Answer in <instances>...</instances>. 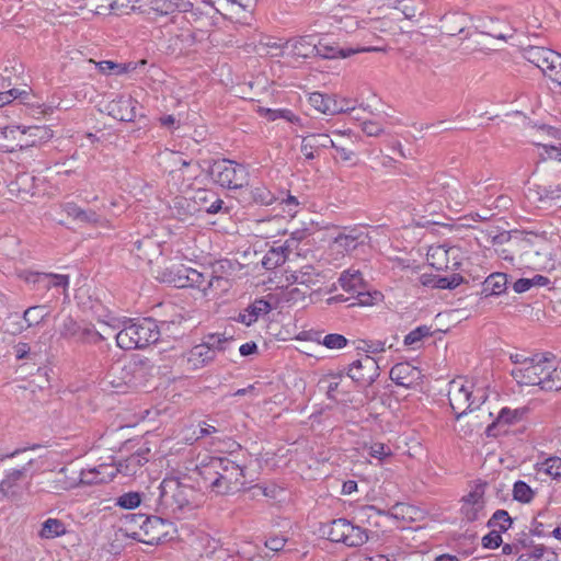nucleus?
Returning <instances> with one entry per match:
<instances>
[{
	"label": "nucleus",
	"instance_id": "obj_1",
	"mask_svg": "<svg viewBox=\"0 0 561 561\" xmlns=\"http://www.w3.org/2000/svg\"><path fill=\"white\" fill-rule=\"evenodd\" d=\"M230 261H219L213 265L211 271H197L185 265H173L162 274V282L178 288L192 287L199 289L204 296H221L232 287Z\"/></svg>",
	"mask_w": 561,
	"mask_h": 561
},
{
	"label": "nucleus",
	"instance_id": "obj_2",
	"mask_svg": "<svg viewBox=\"0 0 561 561\" xmlns=\"http://www.w3.org/2000/svg\"><path fill=\"white\" fill-rule=\"evenodd\" d=\"M244 467L229 457H209L197 466L204 486L215 495L240 491L247 483Z\"/></svg>",
	"mask_w": 561,
	"mask_h": 561
},
{
	"label": "nucleus",
	"instance_id": "obj_3",
	"mask_svg": "<svg viewBox=\"0 0 561 561\" xmlns=\"http://www.w3.org/2000/svg\"><path fill=\"white\" fill-rule=\"evenodd\" d=\"M201 494L180 478L170 477L159 485L158 510L178 518L199 506Z\"/></svg>",
	"mask_w": 561,
	"mask_h": 561
},
{
	"label": "nucleus",
	"instance_id": "obj_4",
	"mask_svg": "<svg viewBox=\"0 0 561 561\" xmlns=\"http://www.w3.org/2000/svg\"><path fill=\"white\" fill-rule=\"evenodd\" d=\"M519 386H537L542 391L561 390V367L545 355L531 356L529 364L517 375L515 380Z\"/></svg>",
	"mask_w": 561,
	"mask_h": 561
},
{
	"label": "nucleus",
	"instance_id": "obj_5",
	"mask_svg": "<svg viewBox=\"0 0 561 561\" xmlns=\"http://www.w3.org/2000/svg\"><path fill=\"white\" fill-rule=\"evenodd\" d=\"M115 339L122 350L145 348L159 341L160 331L157 321L151 318H125Z\"/></svg>",
	"mask_w": 561,
	"mask_h": 561
},
{
	"label": "nucleus",
	"instance_id": "obj_6",
	"mask_svg": "<svg viewBox=\"0 0 561 561\" xmlns=\"http://www.w3.org/2000/svg\"><path fill=\"white\" fill-rule=\"evenodd\" d=\"M341 287L352 295L353 301L350 306H371L380 299L379 291H370L368 284L365 282L362 272L354 266L343 271L339 277Z\"/></svg>",
	"mask_w": 561,
	"mask_h": 561
},
{
	"label": "nucleus",
	"instance_id": "obj_7",
	"mask_svg": "<svg viewBox=\"0 0 561 561\" xmlns=\"http://www.w3.org/2000/svg\"><path fill=\"white\" fill-rule=\"evenodd\" d=\"M209 173L215 183L228 190L241 188L249 181L248 168L228 159L215 161Z\"/></svg>",
	"mask_w": 561,
	"mask_h": 561
},
{
	"label": "nucleus",
	"instance_id": "obj_8",
	"mask_svg": "<svg viewBox=\"0 0 561 561\" xmlns=\"http://www.w3.org/2000/svg\"><path fill=\"white\" fill-rule=\"evenodd\" d=\"M60 337L80 344L98 345L105 336L91 323L78 322L71 317L62 320L59 328Z\"/></svg>",
	"mask_w": 561,
	"mask_h": 561
},
{
	"label": "nucleus",
	"instance_id": "obj_9",
	"mask_svg": "<svg viewBox=\"0 0 561 561\" xmlns=\"http://www.w3.org/2000/svg\"><path fill=\"white\" fill-rule=\"evenodd\" d=\"M174 525L159 516H150L144 530L133 531L130 537L146 545H158L173 538Z\"/></svg>",
	"mask_w": 561,
	"mask_h": 561
},
{
	"label": "nucleus",
	"instance_id": "obj_10",
	"mask_svg": "<svg viewBox=\"0 0 561 561\" xmlns=\"http://www.w3.org/2000/svg\"><path fill=\"white\" fill-rule=\"evenodd\" d=\"M472 398V386H466L457 380H453L449 386L448 400L451 410L455 413L456 420L461 419L476 411L474 401Z\"/></svg>",
	"mask_w": 561,
	"mask_h": 561
},
{
	"label": "nucleus",
	"instance_id": "obj_11",
	"mask_svg": "<svg viewBox=\"0 0 561 561\" xmlns=\"http://www.w3.org/2000/svg\"><path fill=\"white\" fill-rule=\"evenodd\" d=\"M379 369L378 360L369 355H365L350 365L347 375L355 382L368 387L379 377Z\"/></svg>",
	"mask_w": 561,
	"mask_h": 561
},
{
	"label": "nucleus",
	"instance_id": "obj_12",
	"mask_svg": "<svg viewBox=\"0 0 561 561\" xmlns=\"http://www.w3.org/2000/svg\"><path fill=\"white\" fill-rule=\"evenodd\" d=\"M483 495V486L478 485L462 499L460 512L467 522H476L485 515V501Z\"/></svg>",
	"mask_w": 561,
	"mask_h": 561
},
{
	"label": "nucleus",
	"instance_id": "obj_13",
	"mask_svg": "<svg viewBox=\"0 0 561 561\" xmlns=\"http://www.w3.org/2000/svg\"><path fill=\"white\" fill-rule=\"evenodd\" d=\"M309 103L313 108L327 115L345 113L354 108V106H350L348 102L345 100L340 102L335 95L321 92H312L309 96Z\"/></svg>",
	"mask_w": 561,
	"mask_h": 561
},
{
	"label": "nucleus",
	"instance_id": "obj_14",
	"mask_svg": "<svg viewBox=\"0 0 561 561\" xmlns=\"http://www.w3.org/2000/svg\"><path fill=\"white\" fill-rule=\"evenodd\" d=\"M138 101L129 95H119L107 104L108 114L121 122H134Z\"/></svg>",
	"mask_w": 561,
	"mask_h": 561
},
{
	"label": "nucleus",
	"instance_id": "obj_15",
	"mask_svg": "<svg viewBox=\"0 0 561 561\" xmlns=\"http://www.w3.org/2000/svg\"><path fill=\"white\" fill-rule=\"evenodd\" d=\"M149 448H139L128 457L118 460L116 463V469L114 470L115 474L122 473L126 477L135 476L138 470L149 461Z\"/></svg>",
	"mask_w": 561,
	"mask_h": 561
},
{
	"label": "nucleus",
	"instance_id": "obj_16",
	"mask_svg": "<svg viewBox=\"0 0 561 561\" xmlns=\"http://www.w3.org/2000/svg\"><path fill=\"white\" fill-rule=\"evenodd\" d=\"M39 469L41 467L38 466L37 460L30 459L22 468L8 471L5 477L2 479L0 486L2 490H10L27 477H32Z\"/></svg>",
	"mask_w": 561,
	"mask_h": 561
},
{
	"label": "nucleus",
	"instance_id": "obj_17",
	"mask_svg": "<svg viewBox=\"0 0 561 561\" xmlns=\"http://www.w3.org/2000/svg\"><path fill=\"white\" fill-rule=\"evenodd\" d=\"M271 310L272 306L267 300L257 298L239 313L237 321L250 327L255 323L260 317L267 314Z\"/></svg>",
	"mask_w": 561,
	"mask_h": 561
},
{
	"label": "nucleus",
	"instance_id": "obj_18",
	"mask_svg": "<svg viewBox=\"0 0 561 561\" xmlns=\"http://www.w3.org/2000/svg\"><path fill=\"white\" fill-rule=\"evenodd\" d=\"M115 477L114 469L108 465H100L80 472V483L85 485L100 484L111 481Z\"/></svg>",
	"mask_w": 561,
	"mask_h": 561
},
{
	"label": "nucleus",
	"instance_id": "obj_19",
	"mask_svg": "<svg viewBox=\"0 0 561 561\" xmlns=\"http://www.w3.org/2000/svg\"><path fill=\"white\" fill-rule=\"evenodd\" d=\"M215 359L213 351L203 343L193 346L185 356L187 369L197 370Z\"/></svg>",
	"mask_w": 561,
	"mask_h": 561
},
{
	"label": "nucleus",
	"instance_id": "obj_20",
	"mask_svg": "<svg viewBox=\"0 0 561 561\" xmlns=\"http://www.w3.org/2000/svg\"><path fill=\"white\" fill-rule=\"evenodd\" d=\"M284 48L289 49L293 56L310 58L316 56V42L313 36H299L286 41Z\"/></svg>",
	"mask_w": 561,
	"mask_h": 561
},
{
	"label": "nucleus",
	"instance_id": "obj_21",
	"mask_svg": "<svg viewBox=\"0 0 561 561\" xmlns=\"http://www.w3.org/2000/svg\"><path fill=\"white\" fill-rule=\"evenodd\" d=\"M463 282L460 274H453L450 277L424 273L420 276V283L425 287L439 289H455Z\"/></svg>",
	"mask_w": 561,
	"mask_h": 561
},
{
	"label": "nucleus",
	"instance_id": "obj_22",
	"mask_svg": "<svg viewBox=\"0 0 561 561\" xmlns=\"http://www.w3.org/2000/svg\"><path fill=\"white\" fill-rule=\"evenodd\" d=\"M374 48H363V49H352V48H340L335 44H330L320 39L316 43V56H320L324 59H333V58H346L358 51H369Z\"/></svg>",
	"mask_w": 561,
	"mask_h": 561
},
{
	"label": "nucleus",
	"instance_id": "obj_23",
	"mask_svg": "<svg viewBox=\"0 0 561 561\" xmlns=\"http://www.w3.org/2000/svg\"><path fill=\"white\" fill-rule=\"evenodd\" d=\"M524 57L527 61L537 66L543 73L549 68V61L553 62L556 51L541 46H529L524 50Z\"/></svg>",
	"mask_w": 561,
	"mask_h": 561
},
{
	"label": "nucleus",
	"instance_id": "obj_24",
	"mask_svg": "<svg viewBox=\"0 0 561 561\" xmlns=\"http://www.w3.org/2000/svg\"><path fill=\"white\" fill-rule=\"evenodd\" d=\"M507 274L494 272L482 283L481 295L483 297L500 296L507 290Z\"/></svg>",
	"mask_w": 561,
	"mask_h": 561
},
{
	"label": "nucleus",
	"instance_id": "obj_25",
	"mask_svg": "<svg viewBox=\"0 0 561 561\" xmlns=\"http://www.w3.org/2000/svg\"><path fill=\"white\" fill-rule=\"evenodd\" d=\"M48 314H49V312L47 310V307L44 305H36V306L28 307L23 312L22 322L20 323V325L18 328L19 332H22L32 327L41 324L42 322L45 321V319L48 317Z\"/></svg>",
	"mask_w": 561,
	"mask_h": 561
},
{
	"label": "nucleus",
	"instance_id": "obj_26",
	"mask_svg": "<svg viewBox=\"0 0 561 561\" xmlns=\"http://www.w3.org/2000/svg\"><path fill=\"white\" fill-rule=\"evenodd\" d=\"M416 368L409 363H398L391 369L389 377L398 386L410 387L415 378Z\"/></svg>",
	"mask_w": 561,
	"mask_h": 561
},
{
	"label": "nucleus",
	"instance_id": "obj_27",
	"mask_svg": "<svg viewBox=\"0 0 561 561\" xmlns=\"http://www.w3.org/2000/svg\"><path fill=\"white\" fill-rule=\"evenodd\" d=\"M467 19L463 14H445L440 20V32L447 36H455L465 31Z\"/></svg>",
	"mask_w": 561,
	"mask_h": 561
},
{
	"label": "nucleus",
	"instance_id": "obj_28",
	"mask_svg": "<svg viewBox=\"0 0 561 561\" xmlns=\"http://www.w3.org/2000/svg\"><path fill=\"white\" fill-rule=\"evenodd\" d=\"M367 234L357 229H352L348 233H341L335 238V244L346 252L356 250L359 245L366 243Z\"/></svg>",
	"mask_w": 561,
	"mask_h": 561
},
{
	"label": "nucleus",
	"instance_id": "obj_29",
	"mask_svg": "<svg viewBox=\"0 0 561 561\" xmlns=\"http://www.w3.org/2000/svg\"><path fill=\"white\" fill-rule=\"evenodd\" d=\"M368 540L367 530L359 526L353 525L347 520L344 539L342 543L347 547H360Z\"/></svg>",
	"mask_w": 561,
	"mask_h": 561
},
{
	"label": "nucleus",
	"instance_id": "obj_30",
	"mask_svg": "<svg viewBox=\"0 0 561 561\" xmlns=\"http://www.w3.org/2000/svg\"><path fill=\"white\" fill-rule=\"evenodd\" d=\"M19 277L25 283L33 285L35 290H49L50 289V277L49 273H41L34 271H22Z\"/></svg>",
	"mask_w": 561,
	"mask_h": 561
},
{
	"label": "nucleus",
	"instance_id": "obj_31",
	"mask_svg": "<svg viewBox=\"0 0 561 561\" xmlns=\"http://www.w3.org/2000/svg\"><path fill=\"white\" fill-rule=\"evenodd\" d=\"M526 412H527L526 408L515 409V410H511L508 408H503L496 417V422H493L492 424H490L488 426L486 434L491 435V432L496 426V424H500V423L513 424L515 422L520 421Z\"/></svg>",
	"mask_w": 561,
	"mask_h": 561
},
{
	"label": "nucleus",
	"instance_id": "obj_32",
	"mask_svg": "<svg viewBox=\"0 0 561 561\" xmlns=\"http://www.w3.org/2000/svg\"><path fill=\"white\" fill-rule=\"evenodd\" d=\"M66 531L67 529L64 522L57 518H47L42 524L39 536L44 539H54L65 535Z\"/></svg>",
	"mask_w": 561,
	"mask_h": 561
},
{
	"label": "nucleus",
	"instance_id": "obj_33",
	"mask_svg": "<svg viewBox=\"0 0 561 561\" xmlns=\"http://www.w3.org/2000/svg\"><path fill=\"white\" fill-rule=\"evenodd\" d=\"M536 470L550 476L552 479L561 478V458L557 456H550L541 462L536 463Z\"/></svg>",
	"mask_w": 561,
	"mask_h": 561
},
{
	"label": "nucleus",
	"instance_id": "obj_34",
	"mask_svg": "<svg viewBox=\"0 0 561 561\" xmlns=\"http://www.w3.org/2000/svg\"><path fill=\"white\" fill-rule=\"evenodd\" d=\"M439 196L446 201L455 202L456 205H462L468 202L467 195L459 191V184L455 181L453 183H443Z\"/></svg>",
	"mask_w": 561,
	"mask_h": 561
},
{
	"label": "nucleus",
	"instance_id": "obj_35",
	"mask_svg": "<svg viewBox=\"0 0 561 561\" xmlns=\"http://www.w3.org/2000/svg\"><path fill=\"white\" fill-rule=\"evenodd\" d=\"M286 252H287V247H277V248H272L271 250L267 251V253L265 254L264 259H263V266L266 268V270H272V268H275L277 266H280L282 264L285 263L286 261Z\"/></svg>",
	"mask_w": 561,
	"mask_h": 561
},
{
	"label": "nucleus",
	"instance_id": "obj_36",
	"mask_svg": "<svg viewBox=\"0 0 561 561\" xmlns=\"http://www.w3.org/2000/svg\"><path fill=\"white\" fill-rule=\"evenodd\" d=\"M233 343L232 337H227L219 333H211L205 336L203 344L207 345L213 351V354L216 356V352H225L230 345Z\"/></svg>",
	"mask_w": 561,
	"mask_h": 561
},
{
	"label": "nucleus",
	"instance_id": "obj_37",
	"mask_svg": "<svg viewBox=\"0 0 561 561\" xmlns=\"http://www.w3.org/2000/svg\"><path fill=\"white\" fill-rule=\"evenodd\" d=\"M537 195L539 202H548L561 198V185H535L534 188H529Z\"/></svg>",
	"mask_w": 561,
	"mask_h": 561
},
{
	"label": "nucleus",
	"instance_id": "obj_38",
	"mask_svg": "<svg viewBox=\"0 0 561 561\" xmlns=\"http://www.w3.org/2000/svg\"><path fill=\"white\" fill-rule=\"evenodd\" d=\"M249 196L253 203L262 206H268L275 201L274 194L264 185L251 187Z\"/></svg>",
	"mask_w": 561,
	"mask_h": 561
},
{
	"label": "nucleus",
	"instance_id": "obj_39",
	"mask_svg": "<svg viewBox=\"0 0 561 561\" xmlns=\"http://www.w3.org/2000/svg\"><path fill=\"white\" fill-rule=\"evenodd\" d=\"M347 519L345 518H337L332 520L328 525V530L324 531L327 534L328 539L333 542H341L344 539V534L346 529Z\"/></svg>",
	"mask_w": 561,
	"mask_h": 561
},
{
	"label": "nucleus",
	"instance_id": "obj_40",
	"mask_svg": "<svg viewBox=\"0 0 561 561\" xmlns=\"http://www.w3.org/2000/svg\"><path fill=\"white\" fill-rule=\"evenodd\" d=\"M142 365L140 362H130L122 368L124 373L123 380L128 386H136L138 383V375L142 376Z\"/></svg>",
	"mask_w": 561,
	"mask_h": 561
},
{
	"label": "nucleus",
	"instance_id": "obj_41",
	"mask_svg": "<svg viewBox=\"0 0 561 561\" xmlns=\"http://www.w3.org/2000/svg\"><path fill=\"white\" fill-rule=\"evenodd\" d=\"M512 523H513V520H512L510 514L507 513V511L497 510L494 512V514L489 519L486 525L490 528L497 527L500 529V531H506L511 527Z\"/></svg>",
	"mask_w": 561,
	"mask_h": 561
},
{
	"label": "nucleus",
	"instance_id": "obj_42",
	"mask_svg": "<svg viewBox=\"0 0 561 561\" xmlns=\"http://www.w3.org/2000/svg\"><path fill=\"white\" fill-rule=\"evenodd\" d=\"M535 496V492L531 490V488L522 480H518L514 483L513 486V497L514 500L520 502V503H529L533 501Z\"/></svg>",
	"mask_w": 561,
	"mask_h": 561
},
{
	"label": "nucleus",
	"instance_id": "obj_43",
	"mask_svg": "<svg viewBox=\"0 0 561 561\" xmlns=\"http://www.w3.org/2000/svg\"><path fill=\"white\" fill-rule=\"evenodd\" d=\"M319 283V273L311 265H306L298 270V284L305 285L310 288L312 285Z\"/></svg>",
	"mask_w": 561,
	"mask_h": 561
},
{
	"label": "nucleus",
	"instance_id": "obj_44",
	"mask_svg": "<svg viewBox=\"0 0 561 561\" xmlns=\"http://www.w3.org/2000/svg\"><path fill=\"white\" fill-rule=\"evenodd\" d=\"M182 320L161 321L158 324L160 335L165 334L168 337L176 339L184 334V330L181 328Z\"/></svg>",
	"mask_w": 561,
	"mask_h": 561
},
{
	"label": "nucleus",
	"instance_id": "obj_45",
	"mask_svg": "<svg viewBox=\"0 0 561 561\" xmlns=\"http://www.w3.org/2000/svg\"><path fill=\"white\" fill-rule=\"evenodd\" d=\"M141 495L138 492H127L116 500V504L126 510H133L140 505Z\"/></svg>",
	"mask_w": 561,
	"mask_h": 561
},
{
	"label": "nucleus",
	"instance_id": "obj_46",
	"mask_svg": "<svg viewBox=\"0 0 561 561\" xmlns=\"http://www.w3.org/2000/svg\"><path fill=\"white\" fill-rule=\"evenodd\" d=\"M150 516L146 514H127L125 516L126 526L133 531H141L145 528Z\"/></svg>",
	"mask_w": 561,
	"mask_h": 561
},
{
	"label": "nucleus",
	"instance_id": "obj_47",
	"mask_svg": "<svg viewBox=\"0 0 561 561\" xmlns=\"http://www.w3.org/2000/svg\"><path fill=\"white\" fill-rule=\"evenodd\" d=\"M305 137L310 142L311 148L317 150L335 146V141L327 134H309Z\"/></svg>",
	"mask_w": 561,
	"mask_h": 561
},
{
	"label": "nucleus",
	"instance_id": "obj_48",
	"mask_svg": "<svg viewBox=\"0 0 561 561\" xmlns=\"http://www.w3.org/2000/svg\"><path fill=\"white\" fill-rule=\"evenodd\" d=\"M190 207L191 203L185 197L178 196L173 199V206L171 208L173 215L183 220L184 217L193 214L192 210L188 209Z\"/></svg>",
	"mask_w": 561,
	"mask_h": 561
},
{
	"label": "nucleus",
	"instance_id": "obj_49",
	"mask_svg": "<svg viewBox=\"0 0 561 561\" xmlns=\"http://www.w3.org/2000/svg\"><path fill=\"white\" fill-rule=\"evenodd\" d=\"M527 551L529 552V554H531V559L535 561H556L557 560V556L553 552L548 551V549L542 545L534 546L533 548L528 549Z\"/></svg>",
	"mask_w": 561,
	"mask_h": 561
},
{
	"label": "nucleus",
	"instance_id": "obj_50",
	"mask_svg": "<svg viewBox=\"0 0 561 561\" xmlns=\"http://www.w3.org/2000/svg\"><path fill=\"white\" fill-rule=\"evenodd\" d=\"M347 339L337 333H330L323 337L322 344L331 350H340L347 345Z\"/></svg>",
	"mask_w": 561,
	"mask_h": 561
},
{
	"label": "nucleus",
	"instance_id": "obj_51",
	"mask_svg": "<svg viewBox=\"0 0 561 561\" xmlns=\"http://www.w3.org/2000/svg\"><path fill=\"white\" fill-rule=\"evenodd\" d=\"M431 335V329L426 325H420L416 329L412 330L404 337L405 345H414L415 343L422 341L423 337Z\"/></svg>",
	"mask_w": 561,
	"mask_h": 561
},
{
	"label": "nucleus",
	"instance_id": "obj_52",
	"mask_svg": "<svg viewBox=\"0 0 561 561\" xmlns=\"http://www.w3.org/2000/svg\"><path fill=\"white\" fill-rule=\"evenodd\" d=\"M510 359L514 364V367L511 370V376L514 380H516L517 375L520 374L523 369L529 364L531 357L525 356L523 354H512Z\"/></svg>",
	"mask_w": 561,
	"mask_h": 561
},
{
	"label": "nucleus",
	"instance_id": "obj_53",
	"mask_svg": "<svg viewBox=\"0 0 561 561\" xmlns=\"http://www.w3.org/2000/svg\"><path fill=\"white\" fill-rule=\"evenodd\" d=\"M357 348L373 354L381 353L386 351V342L381 340H362Z\"/></svg>",
	"mask_w": 561,
	"mask_h": 561
},
{
	"label": "nucleus",
	"instance_id": "obj_54",
	"mask_svg": "<svg viewBox=\"0 0 561 561\" xmlns=\"http://www.w3.org/2000/svg\"><path fill=\"white\" fill-rule=\"evenodd\" d=\"M500 529L491 530L489 534L482 537V546L486 549H495L502 543V536Z\"/></svg>",
	"mask_w": 561,
	"mask_h": 561
},
{
	"label": "nucleus",
	"instance_id": "obj_55",
	"mask_svg": "<svg viewBox=\"0 0 561 561\" xmlns=\"http://www.w3.org/2000/svg\"><path fill=\"white\" fill-rule=\"evenodd\" d=\"M215 193H216L215 191L206 190V188L197 190L195 192L194 203L199 206V210L206 211V205H209L210 201H211L209 195L215 194Z\"/></svg>",
	"mask_w": 561,
	"mask_h": 561
},
{
	"label": "nucleus",
	"instance_id": "obj_56",
	"mask_svg": "<svg viewBox=\"0 0 561 561\" xmlns=\"http://www.w3.org/2000/svg\"><path fill=\"white\" fill-rule=\"evenodd\" d=\"M286 542H287V539L285 537L274 535V536L268 537L265 540L264 546H265V548H267L268 550H271L273 552H279L284 549Z\"/></svg>",
	"mask_w": 561,
	"mask_h": 561
},
{
	"label": "nucleus",
	"instance_id": "obj_57",
	"mask_svg": "<svg viewBox=\"0 0 561 561\" xmlns=\"http://www.w3.org/2000/svg\"><path fill=\"white\" fill-rule=\"evenodd\" d=\"M541 156H545L548 159H552L561 162V144L558 146L554 145H543Z\"/></svg>",
	"mask_w": 561,
	"mask_h": 561
},
{
	"label": "nucleus",
	"instance_id": "obj_58",
	"mask_svg": "<svg viewBox=\"0 0 561 561\" xmlns=\"http://www.w3.org/2000/svg\"><path fill=\"white\" fill-rule=\"evenodd\" d=\"M210 204L206 205L207 214H218L224 209V201L219 197L217 193L210 194Z\"/></svg>",
	"mask_w": 561,
	"mask_h": 561
},
{
	"label": "nucleus",
	"instance_id": "obj_59",
	"mask_svg": "<svg viewBox=\"0 0 561 561\" xmlns=\"http://www.w3.org/2000/svg\"><path fill=\"white\" fill-rule=\"evenodd\" d=\"M370 456L374 458L382 459L387 456H389L390 449L382 443H375L370 446Z\"/></svg>",
	"mask_w": 561,
	"mask_h": 561
},
{
	"label": "nucleus",
	"instance_id": "obj_60",
	"mask_svg": "<svg viewBox=\"0 0 561 561\" xmlns=\"http://www.w3.org/2000/svg\"><path fill=\"white\" fill-rule=\"evenodd\" d=\"M363 131L367 136H379L383 131V128L377 122L366 121L363 123Z\"/></svg>",
	"mask_w": 561,
	"mask_h": 561
},
{
	"label": "nucleus",
	"instance_id": "obj_61",
	"mask_svg": "<svg viewBox=\"0 0 561 561\" xmlns=\"http://www.w3.org/2000/svg\"><path fill=\"white\" fill-rule=\"evenodd\" d=\"M82 209L83 208H81L80 206L72 202L65 203L62 205L64 213H66L68 217H71L77 221H79L80 215L82 214Z\"/></svg>",
	"mask_w": 561,
	"mask_h": 561
},
{
	"label": "nucleus",
	"instance_id": "obj_62",
	"mask_svg": "<svg viewBox=\"0 0 561 561\" xmlns=\"http://www.w3.org/2000/svg\"><path fill=\"white\" fill-rule=\"evenodd\" d=\"M50 277V288L51 287H62L67 288L69 286V276L64 274H54L49 273Z\"/></svg>",
	"mask_w": 561,
	"mask_h": 561
},
{
	"label": "nucleus",
	"instance_id": "obj_63",
	"mask_svg": "<svg viewBox=\"0 0 561 561\" xmlns=\"http://www.w3.org/2000/svg\"><path fill=\"white\" fill-rule=\"evenodd\" d=\"M101 220L100 215H98L94 210L82 209V214L80 215L79 222L83 224H98Z\"/></svg>",
	"mask_w": 561,
	"mask_h": 561
},
{
	"label": "nucleus",
	"instance_id": "obj_64",
	"mask_svg": "<svg viewBox=\"0 0 561 561\" xmlns=\"http://www.w3.org/2000/svg\"><path fill=\"white\" fill-rule=\"evenodd\" d=\"M556 57L553 58V62L551 60L549 61V68H547V71L545 72V76L550 78V73H556L557 76L561 72V54L556 51Z\"/></svg>",
	"mask_w": 561,
	"mask_h": 561
}]
</instances>
